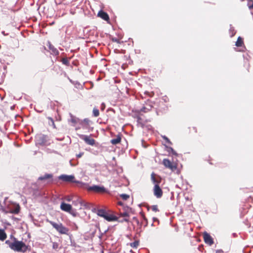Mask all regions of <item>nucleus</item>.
Returning a JSON list of instances; mask_svg holds the SVG:
<instances>
[{"label": "nucleus", "mask_w": 253, "mask_h": 253, "mask_svg": "<svg viewBox=\"0 0 253 253\" xmlns=\"http://www.w3.org/2000/svg\"><path fill=\"white\" fill-rule=\"evenodd\" d=\"M151 178L153 183L155 184L153 189L154 195L158 198H161L163 192L159 185L161 182V178L160 176L156 177V174L153 172L151 175Z\"/></svg>", "instance_id": "1"}, {"label": "nucleus", "mask_w": 253, "mask_h": 253, "mask_svg": "<svg viewBox=\"0 0 253 253\" xmlns=\"http://www.w3.org/2000/svg\"><path fill=\"white\" fill-rule=\"evenodd\" d=\"M46 221L49 223L59 233L61 234H67L69 229L63 226L61 223H57L49 219H46Z\"/></svg>", "instance_id": "2"}, {"label": "nucleus", "mask_w": 253, "mask_h": 253, "mask_svg": "<svg viewBox=\"0 0 253 253\" xmlns=\"http://www.w3.org/2000/svg\"><path fill=\"white\" fill-rule=\"evenodd\" d=\"M162 164L166 168L169 169L172 171H175L177 169V164L168 159H163Z\"/></svg>", "instance_id": "3"}, {"label": "nucleus", "mask_w": 253, "mask_h": 253, "mask_svg": "<svg viewBox=\"0 0 253 253\" xmlns=\"http://www.w3.org/2000/svg\"><path fill=\"white\" fill-rule=\"evenodd\" d=\"M88 191H93L97 193H104L106 192V189L103 186H99L98 185H93L89 186L87 188Z\"/></svg>", "instance_id": "4"}, {"label": "nucleus", "mask_w": 253, "mask_h": 253, "mask_svg": "<svg viewBox=\"0 0 253 253\" xmlns=\"http://www.w3.org/2000/svg\"><path fill=\"white\" fill-rule=\"evenodd\" d=\"M28 249V247L22 242L17 241V252H25Z\"/></svg>", "instance_id": "5"}, {"label": "nucleus", "mask_w": 253, "mask_h": 253, "mask_svg": "<svg viewBox=\"0 0 253 253\" xmlns=\"http://www.w3.org/2000/svg\"><path fill=\"white\" fill-rule=\"evenodd\" d=\"M203 238L204 242L207 244L211 245L213 244V241L211 235L207 232H205L203 234Z\"/></svg>", "instance_id": "6"}, {"label": "nucleus", "mask_w": 253, "mask_h": 253, "mask_svg": "<svg viewBox=\"0 0 253 253\" xmlns=\"http://www.w3.org/2000/svg\"><path fill=\"white\" fill-rule=\"evenodd\" d=\"M59 179L65 182H75L74 179L75 177L74 175H68L63 174L59 177Z\"/></svg>", "instance_id": "7"}, {"label": "nucleus", "mask_w": 253, "mask_h": 253, "mask_svg": "<svg viewBox=\"0 0 253 253\" xmlns=\"http://www.w3.org/2000/svg\"><path fill=\"white\" fill-rule=\"evenodd\" d=\"M81 138L84 140L85 142L90 145L93 146L95 144V140L93 138H90L89 136L87 135H82Z\"/></svg>", "instance_id": "8"}, {"label": "nucleus", "mask_w": 253, "mask_h": 253, "mask_svg": "<svg viewBox=\"0 0 253 253\" xmlns=\"http://www.w3.org/2000/svg\"><path fill=\"white\" fill-rule=\"evenodd\" d=\"M53 175L51 174H45L43 176H40L38 178L39 180H45L47 181V182H51L52 181Z\"/></svg>", "instance_id": "9"}, {"label": "nucleus", "mask_w": 253, "mask_h": 253, "mask_svg": "<svg viewBox=\"0 0 253 253\" xmlns=\"http://www.w3.org/2000/svg\"><path fill=\"white\" fill-rule=\"evenodd\" d=\"M77 202H78L81 205V207L80 209L83 208L85 209H89L90 208V204L84 201L78 199L77 200Z\"/></svg>", "instance_id": "10"}, {"label": "nucleus", "mask_w": 253, "mask_h": 253, "mask_svg": "<svg viewBox=\"0 0 253 253\" xmlns=\"http://www.w3.org/2000/svg\"><path fill=\"white\" fill-rule=\"evenodd\" d=\"M61 209L66 212H70L72 210V206L70 204H66L64 202H62L60 205Z\"/></svg>", "instance_id": "11"}, {"label": "nucleus", "mask_w": 253, "mask_h": 253, "mask_svg": "<svg viewBox=\"0 0 253 253\" xmlns=\"http://www.w3.org/2000/svg\"><path fill=\"white\" fill-rule=\"evenodd\" d=\"M98 16L104 20L105 21H108L109 20V17L108 14L102 10H100L98 12Z\"/></svg>", "instance_id": "12"}, {"label": "nucleus", "mask_w": 253, "mask_h": 253, "mask_svg": "<svg viewBox=\"0 0 253 253\" xmlns=\"http://www.w3.org/2000/svg\"><path fill=\"white\" fill-rule=\"evenodd\" d=\"M104 218L108 221H114L118 220L119 217L117 216L112 214H109L107 213Z\"/></svg>", "instance_id": "13"}, {"label": "nucleus", "mask_w": 253, "mask_h": 253, "mask_svg": "<svg viewBox=\"0 0 253 253\" xmlns=\"http://www.w3.org/2000/svg\"><path fill=\"white\" fill-rule=\"evenodd\" d=\"M5 243L8 245L10 249L16 251V239H14L13 242L9 240H6Z\"/></svg>", "instance_id": "14"}, {"label": "nucleus", "mask_w": 253, "mask_h": 253, "mask_svg": "<svg viewBox=\"0 0 253 253\" xmlns=\"http://www.w3.org/2000/svg\"><path fill=\"white\" fill-rule=\"evenodd\" d=\"M120 216L123 217L124 218L121 220V222L126 221L128 222L129 221L128 217H129V214L126 211H124L123 212H120Z\"/></svg>", "instance_id": "15"}, {"label": "nucleus", "mask_w": 253, "mask_h": 253, "mask_svg": "<svg viewBox=\"0 0 253 253\" xmlns=\"http://www.w3.org/2000/svg\"><path fill=\"white\" fill-rule=\"evenodd\" d=\"M121 136L118 135L117 136L116 138H114L111 140V143L113 145H116L121 142Z\"/></svg>", "instance_id": "16"}, {"label": "nucleus", "mask_w": 253, "mask_h": 253, "mask_svg": "<svg viewBox=\"0 0 253 253\" xmlns=\"http://www.w3.org/2000/svg\"><path fill=\"white\" fill-rule=\"evenodd\" d=\"M6 234L3 229H0V240L4 241L6 238Z\"/></svg>", "instance_id": "17"}, {"label": "nucleus", "mask_w": 253, "mask_h": 253, "mask_svg": "<svg viewBox=\"0 0 253 253\" xmlns=\"http://www.w3.org/2000/svg\"><path fill=\"white\" fill-rule=\"evenodd\" d=\"M244 44L243 39L241 37H239L236 42L235 45L237 47H241Z\"/></svg>", "instance_id": "18"}, {"label": "nucleus", "mask_w": 253, "mask_h": 253, "mask_svg": "<svg viewBox=\"0 0 253 253\" xmlns=\"http://www.w3.org/2000/svg\"><path fill=\"white\" fill-rule=\"evenodd\" d=\"M152 108V106L151 105H148L146 106H144L141 109L140 111L144 113L148 112L150 111Z\"/></svg>", "instance_id": "19"}, {"label": "nucleus", "mask_w": 253, "mask_h": 253, "mask_svg": "<svg viewBox=\"0 0 253 253\" xmlns=\"http://www.w3.org/2000/svg\"><path fill=\"white\" fill-rule=\"evenodd\" d=\"M137 123L140 125V126L141 127H143V126L145 125V123L147 121H144L143 119L140 117L138 116L137 117Z\"/></svg>", "instance_id": "20"}, {"label": "nucleus", "mask_w": 253, "mask_h": 253, "mask_svg": "<svg viewBox=\"0 0 253 253\" xmlns=\"http://www.w3.org/2000/svg\"><path fill=\"white\" fill-rule=\"evenodd\" d=\"M98 215L101 216V217H103L104 218H105L106 214H107V212L103 210H99L98 211Z\"/></svg>", "instance_id": "21"}, {"label": "nucleus", "mask_w": 253, "mask_h": 253, "mask_svg": "<svg viewBox=\"0 0 253 253\" xmlns=\"http://www.w3.org/2000/svg\"><path fill=\"white\" fill-rule=\"evenodd\" d=\"M139 242L138 241H135L134 242L130 243V246L133 248H137L139 245Z\"/></svg>", "instance_id": "22"}, {"label": "nucleus", "mask_w": 253, "mask_h": 253, "mask_svg": "<svg viewBox=\"0 0 253 253\" xmlns=\"http://www.w3.org/2000/svg\"><path fill=\"white\" fill-rule=\"evenodd\" d=\"M93 115L94 117H97L99 115V111L97 108H94L93 109Z\"/></svg>", "instance_id": "23"}, {"label": "nucleus", "mask_w": 253, "mask_h": 253, "mask_svg": "<svg viewBox=\"0 0 253 253\" xmlns=\"http://www.w3.org/2000/svg\"><path fill=\"white\" fill-rule=\"evenodd\" d=\"M120 197L124 200H126L129 198V195L126 194H122L120 195Z\"/></svg>", "instance_id": "24"}, {"label": "nucleus", "mask_w": 253, "mask_h": 253, "mask_svg": "<svg viewBox=\"0 0 253 253\" xmlns=\"http://www.w3.org/2000/svg\"><path fill=\"white\" fill-rule=\"evenodd\" d=\"M229 32L230 34V36L231 37H233L236 34V31L234 30L233 28H232L230 29Z\"/></svg>", "instance_id": "25"}, {"label": "nucleus", "mask_w": 253, "mask_h": 253, "mask_svg": "<svg viewBox=\"0 0 253 253\" xmlns=\"http://www.w3.org/2000/svg\"><path fill=\"white\" fill-rule=\"evenodd\" d=\"M151 208L153 211L157 212L159 211L157 205H153Z\"/></svg>", "instance_id": "26"}, {"label": "nucleus", "mask_w": 253, "mask_h": 253, "mask_svg": "<svg viewBox=\"0 0 253 253\" xmlns=\"http://www.w3.org/2000/svg\"><path fill=\"white\" fill-rule=\"evenodd\" d=\"M62 62L63 64L66 65H68L69 63L68 60L66 58H62Z\"/></svg>", "instance_id": "27"}, {"label": "nucleus", "mask_w": 253, "mask_h": 253, "mask_svg": "<svg viewBox=\"0 0 253 253\" xmlns=\"http://www.w3.org/2000/svg\"><path fill=\"white\" fill-rule=\"evenodd\" d=\"M163 138L164 140H166V141L167 143H169V144H172V143L171 142V141H170V140H169V139L167 136H163Z\"/></svg>", "instance_id": "28"}, {"label": "nucleus", "mask_w": 253, "mask_h": 253, "mask_svg": "<svg viewBox=\"0 0 253 253\" xmlns=\"http://www.w3.org/2000/svg\"><path fill=\"white\" fill-rule=\"evenodd\" d=\"M169 150H170L171 152L172 153L173 155H177V153L176 152L173 150V149L171 147H170Z\"/></svg>", "instance_id": "29"}, {"label": "nucleus", "mask_w": 253, "mask_h": 253, "mask_svg": "<svg viewBox=\"0 0 253 253\" xmlns=\"http://www.w3.org/2000/svg\"><path fill=\"white\" fill-rule=\"evenodd\" d=\"M84 152H81L79 154H77L76 156L77 158H81L84 155Z\"/></svg>", "instance_id": "30"}, {"label": "nucleus", "mask_w": 253, "mask_h": 253, "mask_svg": "<svg viewBox=\"0 0 253 253\" xmlns=\"http://www.w3.org/2000/svg\"><path fill=\"white\" fill-rule=\"evenodd\" d=\"M52 51H53V53H54V54H55V55H58V53H59L58 51L56 49H55V48L53 49L52 50Z\"/></svg>", "instance_id": "31"}, {"label": "nucleus", "mask_w": 253, "mask_h": 253, "mask_svg": "<svg viewBox=\"0 0 253 253\" xmlns=\"http://www.w3.org/2000/svg\"><path fill=\"white\" fill-rule=\"evenodd\" d=\"M145 93H146V94H148V95H149V96H150V97L153 96V95H154V93H153V92L149 93V92H147V91H146V92H145Z\"/></svg>", "instance_id": "32"}, {"label": "nucleus", "mask_w": 253, "mask_h": 253, "mask_svg": "<svg viewBox=\"0 0 253 253\" xmlns=\"http://www.w3.org/2000/svg\"><path fill=\"white\" fill-rule=\"evenodd\" d=\"M57 247H58L57 244L54 243L53 244V248L56 249Z\"/></svg>", "instance_id": "33"}, {"label": "nucleus", "mask_w": 253, "mask_h": 253, "mask_svg": "<svg viewBox=\"0 0 253 253\" xmlns=\"http://www.w3.org/2000/svg\"><path fill=\"white\" fill-rule=\"evenodd\" d=\"M20 208L19 205L18 204H17V209H17L16 210H17V214L18 213V212L20 210Z\"/></svg>", "instance_id": "34"}, {"label": "nucleus", "mask_w": 253, "mask_h": 253, "mask_svg": "<svg viewBox=\"0 0 253 253\" xmlns=\"http://www.w3.org/2000/svg\"><path fill=\"white\" fill-rule=\"evenodd\" d=\"M66 201H68V202H70V201H71V199L70 197H67V198H66Z\"/></svg>", "instance_id": "35"}, {"label": "nucleus", "mask_w": 253, "mask_h": 253, "mask_svg": "<svg viewBox=\"0 0 253 253\" xmlns=\"http://www.w3.org/2000/svg\"><path fill=\"white\" fill-rule=\"evenodd\" d=\"M48 119L51 120L53 125L54 126V123L53 120L51 118H48Z\"/></svg>", "instance_id": "36"}, {"label": "nucleus", "mask_w": 253, "mask_h": 253, "mask_svg": "<svg viewBox=\"0 0 253 253\" xmlns=\"http://www.w3.org/2000/svg\"><path fill=\"white\" fill-rule=\"evenodd\" d=\"M118 204L119 205H120V206H123V202H122L120 201V202H118Z\"/></svg>", "instance_id": "37"}, {"label": "nucleus", "mask_w": 253, "mask_h": 253, "mask_svg": "<svg viewBox=\"0 0 253 253\" xmlns=\"http://www.w3.org/2000/svg\"><path fill=\"white\" fill-rule=\"evenodd\" d=\"M73 203L75 205H77L78 204H79L78 202H77V201H74L73 202Z\"/></svg>", "instance_id": "38"}, {"label": "nucleus", "mask_w": 253, "mask_h": 253, "mask_svg": "<svg viewBox=\"0 0 253 253\" xmlns=\"http://www.w3.org/2000/svg\"><path fill=\"white\" fill-rule=\"evenodd\" d=\"M14 107H15V105H13L12 106H11V110H14Z\"/></svg>", "instance_id": "39"}, {"label": "nucleus", "mask_w": 253, "mask_h": 253, "mask_svg": "<svg viewBox=\"0 0 253 253\" xmlns=\"http://www.w3.org/2000/svg\"><path fill=\"white\" fill-rule=\"evenodd\" d=\"M18 117H19L20 119H21V117L20 116H19L17 115L16 117L17 118Z\"/></svg>", "instance_id": "40"}, {"label": "nucleus", "mask_w": 253, "mask_h": 253, "mask_svg": "<svg viewBox=\"0 0 253 253\" xmlns=\"http://www.w3.org/2000/svg\"><path fill=\"white\" fill-rule=\"evenodd\" d=\"M72 122H73V123H75V121L73 119V120H72Z\"/></svg>", "instance_id": "41"}, {"label": "nucleus", "mask_w": 253, "mask_h": 253, "mask_svg": "<svg viewBox=\"0 0 253 253\" xmlns=\"http://www.w3.org/2000/svg\"><path fill=\"white\" fill-rule=\"evenodd\" d=\"M249 1H253V0H248Z\"/></svg>", "instance_id": "42"}]
</instances>
